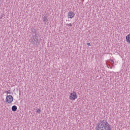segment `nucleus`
<instances>
[{"mask_svg":"<svg viewBox=\"0 0 130 130\" xmlns=\"http://www.w3.org/2000/svg\"><path fill=\"white\" fill-rule=\"evenodd\" d=\"M88 46H91V44L90 43H87Z\"/></svg>","mask_w":130,"mask_h":130,"instance_id":"13","label":"nucleus"},{"mask_svg":"<svg viewBox=\"0 0 130 130\" xmlns=\"http://www.w3.org/2000/svg\"><path fill=\"white\" fill-rule=\"evenodd\" d=\"M37 113H39V114H40V113H41V110H40V109H38L37 110Z\"/></svg>","mask_w":130,"mask_h":130,"instance_id":"9","label":"nucleus"},{"mask_svg":"<svg viewBox=\"0 0 130 130\" xmlns=\"http://www.w3.org/2000/svg\"><path fill=\"white\" fill-rule=\"evenodd\" d=\"M66 25L68 26H70L71 27H72V26H73V24H72V23H67V24H66Z\"/></svg>","mask_w":130,"mask_h":130,"instance_id":"10","label":"nucleus"},{"mask_svg":"<svg viewBox=\"0 0 130 130\" xmlns=\"http://www.w3.org/2000/svg\"><path fill=\"white\" fill-rule=\"evenodd\" d=\"M5 93H6V94H10L11 93V91L8 90L7 91H5Z\"/></svg>","mask_w":130,"mask_h":130,"instance_id":"11","label":"nucleus"},{"mask_svg":"<svg viewBox=\"0 0 130 130\" xmlns=\"http://www.w3.org/2000/svg\"><path fill=\"white\" fill-rule=\"evenodd\" d=\"M107 68H108V69H109V68H110V65L108 64L107 66Z\"/></svg>","mask_w":130,"mask_h":130,"instance_id":"14","label":"nucleus"},{"mask_svg":"<svg viewBox=\"0 0 130 130\" xmlns=\"http://www.w3.org/2000/svg\"><path fill=\"white\" fill-rule=\"evenodd\" d=\"M14 101V98L13 96L9 95H7L6 98V101L8 103V104H11L12 102Z\"/></svg>","mask_w":130,"mask_h":130,"instance_id":"3","label":"nucleus"},{"mask_svg":"<svg viewBox=\"0 0 130 130\" xmlns=\"http://www.w3.org/2000/svg\"><path fill=\"white\" fill-rule=\"evenodd\" d=\"M110 69H112V67H110Z\"/></svg>","mask_w":130,"mask_h":130,"instance_id":"15","label":"nucleus"},{"mask_svg":"<svg viewBox=\"0 0 130 130\" xmlns=\"http://www.w3.org/2000/svg\"><path fill=\"white\" fill-rule=\"evenodd\" d=\"M29 42L32 44H36L38 42V39L37 37H34L32 39L29 40Z\"/></svg>","mask_w":130,"mask_h":130,"instance_id":"4","label":"nucleus"},{"mask_svg":"<svg viewBox=\"0 0 130 130\" xmlns=\"http://www.w3.org/2000/svg\"><path fill=\"white\" fill-rule=\"evenodd\" d=\"M48 21V19H47V17L46 16H44L43 17V22L45 23V24H46L47 22Z\"/></svg>","mask_w":130,"mask_h":130,"instance_id":"7","label":"nucleus"},{"mask_svg":"<svg viewBox=\"0 0 130 130\" xmlns=\"http://www.w3.org/2000/svg\"><path fill=\"white\" fill-rule=\"evenodd\" d=\"M17 109H18V108L16 106H13L12 107V111H17Z\"/></svg>","mask_w":130,"mask_h":130,"instance_id":"8","label":"nucleus"},{"mask_svg":"<svg viewBox=\"0 0 130 130\" xmlns=\"http://www.w3.org/2000/svg\"><path fill=\"white\" fill-rule=\"evenodd\" d=\"M68 19H73L75 17V12H69L68 14Z\"/></svg>","mask_w":130,"mask_h":130,"instance_id":"5","label":"nucleus"},{"mask_svg":"<svg viewBox=\"0 0 130 130\" xmlns=\"http://www.w3.org/2000/svg\"><path fill=\"white\" fill-rule=\"evenodd\" d=\"M126 41L127 43H130V34L126 37Z\"/></svg>","mask_w":130,"mask_h":130,"instance_id":"6","label":"nucleus"},{"mask_svg":"<svg viewBox=\"0 0 130 130\" xmlns=\"http://www.w3.org/2000/svg\"><path fill=\"white\" fill-rule=\"evenodd\" d=\"M110 62L111 63H112V64H114V61L113 60H111Z\"/></svg>","mask_w":130,"mask_h":130,"instance_id":"12","label":"nucleus"},{"mask_svg":"<svg viewBox=\"0 0 130 130\" xmlns=\"http://www.w3.org/2000/svg\"><path fill=\"white\" fill-rule=\"evenodd\" d=\"M77 98H78V96H77L76 92L73 91L72 93H70V96H69L70 100L74 101Z\"/></svg>","mask_w":130,"mask_h":130,"instance_id":"2","label":"nucleus"},{"mask_svg":"<svg viewBox=\"0 0 130 130\" xmlns=\"http://www.w3.org/2000/svg\"><path fill=\"white\" fill-rule=\"evenodd\" d=\"M96 130H111L109 123L105 120H103L98 124Z\"/></svg>","mask_w":130,"mask_h":130,"instance_id":"1","label":"nucleus"}]
</instances>
